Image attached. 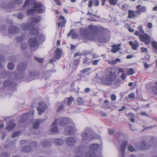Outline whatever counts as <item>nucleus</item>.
Segmentation results:
<instances>
[{"instance_id":"34","label":"nucleus","mask_w":157,"mask_h":157,"mask_svg":"<svg viewBox=\"0 0 157 157\" xmlns=\"http://www.w3.org/2000/svg\"><path fill=\"white\" fill-rule=\"evenodd\" d=\"M136 14L134 13V11L133 10H129L128 12V18H132L133 17H135Z\"/></svg>"},{"instance_id":"1","label":"nucleus","mask_w":157,"mask_h":157,"mask_svg":"<svg viewBox=\"0 0 157 157\" xmlns=\"http://www.w3.org/2000/svg\"><path fill=\"white\" fill-rule=\"evenodd\" d=\"M116 72V69L113 67H110L107 69L105 71L107 76L105 78H101V82L106 85L112 84L113 81L117 77L115 75Z\"/></svg>"},{"instance_id":"53","label":"nucleus","mask_w":157,"mask_h":157,"mask_svg":"<svg viewBox=\"0 0 157 157\" xmlns=\"http://www.w3.org/2000/svg\"><path fill=\"white\" fill-rule=\"evenodd\" d=\"M23 15L22 13H20L17 15V17L19 19L21 20L22 19L23 17Z\"/></svg>"},{"instance_id":"54","label":"nucleus","mask_w":157,"mask_h":157,"mask_svg":"<svg viewBox=\"0 0 157 157\" xmlns=\"http://www.w3.org/2000/svg\"><path fill=\"white\" fill-rule=\"evenodd\" d=\"M91 70V68H85L84 69H83L82 70L81 72L82 73H85L86 72H88L90 70Z\"/></svg>"},{"instance_id":"64","label":"nucleus","mask_w":157,"mask_h":157,"mask_svg":"<svg viewBox=\"0 0 157 157\" xmlns=\"http://www.w3.org/2000/svg\"><path fill=\"white\" fill-rule=\"evenodd\" d=\"M92 59H96L99 57V56L97 55L96 54L93 53L92 55Z\"/></svg>"},{"instance_id":"21","label":"nucleus","mask_w":157,"mask_h":157,"mask_svg":"<svg viewBox=\"0 0 157 157\" xmlns=\"http://www.w3.org/2000/svg\"><path fill=\"white\" fill-rule=\"evenodd\" d=\"M62 54V50L59 48H57L56 50L54 57L56 59H59L61 57Z\"/></svg>"},{"instance_id":"50","label":"nucleus","mask_w":157,"mask_h":157,"mask_svg":"<svg viewBox=\"0 0 157 157\" xmlns=\"http://www.w3.org/2000/svg\"><path fill=\"white\" fill-rule=\"evenodd\" d=\"M20 134V132L19 131L16 132H14L12 136V137L13 138H14L16 137L17 136L19 135Z\"/></svg>"},{"instance_id":"22","label":"nucleus","mask_w":157,"mask_h":157,"mask_svg":"<svg viewBox=\"0 0 157 157\" xmlns=\"http://www.w3.org/2000/svg\"><path fill=\"white\" fill-rule=\"evenodd\" d=\"M98 40L99 42L107 43L109 41V37L105 36L103 35H101L99 37Z\"/></svg>"},{"instance_id":"14","label":"nucleus","mask_w":157,"mask_h":157,"mask_svg":"<svg viewBox=\"0 0 157 157\" xmlns=\"http://www.w3.org/2000/svg\"><path fill=\"white\" fill-rule=\"evenodd\" d=\"M66 144L68 146H71L75 145L76 142V140L73 137H67L65 140Z\"/></svg>"},{"instance_id":"32","label":"nucleus","mask_w":157,"mask_h":157,"mask_svg":"<svg viewBox=\"0 0 157 157\" xmlns=\"http://www.w3.org/2000/svg\"><path fill=\"white\" fill-rule=\"evenodd\" d=\"M51 142L48 140H45L41 143L42 146L44 147H48L51 146Z\"/></svg>"},{"instance_id":"44","label":"nucleus","mask_w":157,"mask_h":157,"mask_svg":"<svg viewBox=\"0 0 157 157\" xmlns=\"http://www.w3.org/2000/svg\"><path fill=\"white\" fill-rule=\"evenodd\" d=\"M77 100L78 103L79 105H81V104H82L84 102V101L83 100V99L82 98H80V97L78 98Z\"/></svg>"},{"instance_id":"57","label":"nucleus","mask_w":157,"mask_h":157,"mask_svg":"<svg viewBox=\"0 0 157 157\" xmlns=\"http://www.w3.org/2000/svg\"><path fill=\"white\" fill-rule=\"evenodd\" d=\"M138 30L141 33H144V31L143 29L142 26V25H140L138 27Z\"/></svg>"},{"instance_id":"43","label":"nucleus","mask_w":157,"mask_h":157,"mask_svg":"<svg viewBox=\"0 0 157 157\" xmlns=\"http://www.w3.org/2000/svg\"><path fill=\"white\" fill-rule=\"evenodd\" d=\"M74 101V98L72 97L68 98L67 99V104L68 105H71V103Z\"/></svg>"},{"instance_id":"23","label":"nucleus","mask_w":157,"mask_h":157,"mask_svg":"<svg viewBox=\"0 0 157 157\" xmlns=\"http://www.w3.org/2000/svg\"><path fill=\"white\" fill-rule=\"evenodd\" d=\"M19 29L18 27L15 26H11L9 29L8 32L10 33L15 34L18 32Z\"/></svg>"},{"instance_id":"58","label":"nucleus","mask_w":157,"mask_h":157,"mask_svg":"<svg viewBox=\"0 0 157 157\" xmlns=\"http://www.w3.org/2000/svg\"><path fill=\"white\" fill-rule=\"evenodd\" d=\"M149 55L146 54L143 58V60L145 61H148L149 59Z\"/></svg>"},{"instance_id":"49","label":"nucleus","mask_w":157,"mask_h":157,"mask_svg":"<svg viewBox=\"0 0 157 157\" xmlns=\"http://www.w3.org/2000/svg\"><path fill=\"white\" fill-rule=\"evenodd\" d=\"M128 150L131 152H133L136 151L132 145H129L128 147Z\"/></svg>"},{"instance_id":"30","label":"nucleus","mask_w":157,"mask_h":157,"mask_svg":"<svg viewBox=\"0 0 157 157\" xmlns=\"http://www.w3.org/2000/svg\"><path fill=\"white\" fill-rule=\"evenodd\" d=\"M44 120H37L34 122L33 124V128L34 129H37L39 127V125L41 122H43Z\"/></svg>"},{"instance_id":"27","label":"nucleus","mask_w":157,"mask_h":157,"mask_svg":"<svg viewBox=\"0 0 157 157\" xmlns=\"http://www.w3.org/2000/svg\"><path fill=\"white\" fill-rule=\"evenodd\" d=\"M74 30H71L69 33L67 34V37L71 36L72 39H76L78 37V36L77 33L74 32Z\"/></svg>"},{"instance_id":"42","label":"nucleus","mask_w":157,"mask_h":157,"mask_svg":"<svg viewBox=\"0 0 157 157\" xmlns=\"http://www.w3.org/2000/svg\"><path fill=\"white\" fill-rule=\"evenodd\" d=\"M15 66L14 64L12 63H9L8 64V68L10 70H13Z\"/></svg>"},{"instance_id":"5","label":"nucleus","mask_w":157,"mask_h":157,"mask_svg":"<svg viewBox=\"0 0 157 157\" xmlns=\"http://www.w3.org/2000/svg\"><path fill=\"white\" fill-rule=\"evenodd\" d=\"M22 2V0H13L12 2L8 3L5 8L8 11H9L14 9L16 5L21 4Z\"/></svg>"},{"instance_id":"20","label":"nucleus","mask_w":157,"mask_h":157,"mask_svg":"<svg viewBox=\"0 0 157 157\" xmlns=\"http://www.w3.org/2000/svg\"><path fill=\"white\" fill-rule=\"evenodd\" d=\"M29 45L32 47H34L37 45L38 42L34 38H30L29 40Z\"/></svg>"},{"instance_id":"10","label":"nucleus","mask_w":157,"mask_h":157,"mask_svg":"<svg viewBox=\"0 0 157 157\" xmlns=\"http://www.w3.org/2000/svg\"><path fill=\"white\" fill-rule=\"evenodd\" d=\"M136 9H137L135 11V13L137 14H141L142 13H145L147 12V8L146 6L138 5L136 6Z\"/></svg>"},{"instance_id":"63","label":"nucleus","mask_w":157,"mask_h":157,"mask_svg":"<svg viewBox=\"0 0 157 157\" xmlns=\"http://www.w3.org/2000/svg\"><path fill=\"white\" fill-rule=\"evenodd\" d=\"M99 61L100 59L95 60H94L92 62V64L94 65H97L98 62Z\"/></svg>"},{"instance_id":"48","label":"nucleus","mask_w":157,"mask_h":157,"mask_svg":"<svg viewBox=\"0 0 157 157\" xmlns=\"http://www.w3.org/2000/svg\"><path fill=\"white\" fill-rule=\"evenodd\" d=\"M127 73L128 75H131L134 73V71L133 68H131L128 71Z\"/></svg>"},{"instance_id":"9","label":"nucleus","mask_w":157,"mask_h":157,"mask_svg":"<svg viewBox=\"0 0 157 157\" xmlns=\"http://www.w3.org/2000/svg\"><path fill=\"white\" fill-rule=\"evenodd\" d=\"M31 34L34 35H36V38L39 41H43L45 40V36L44 35H42L38 33V30L37 29H36L33 31H31Z\"/></svg>"},{"instance_id":"35","label":"nucleus","mask_w":157,"mask_h":157,"mask_svg":"<svg viewBox=\"0 0 157 157\" xmlns=\"http://www.w3.org/2000/svg\"><path fill=\"white\" fill-rule=\"evenodd\" d=\"M8 73L2 70H0V77L2 78H5L6 77Z\"/></svg>"},{"instance_id":"62","label":"nucleus","mask_w":157,"mask_h":157,"mask_svg":"<svg viewBox=\"0 0 157 157\" xmlns=\"http://www.w3.org/2000/svg\"><path fill=\"white\" fill-rule=\"evenodd\" d=\"M106 30V29H105L104 28H101L99 29H98V31H99L102 34Z\"/></svg>"},{"instance_id":"3","label":"nucleus","mask_w":157,"mask_h":157,"mask_svg":"<svg viewBox=\"0 0 157 157\" xmlns=\"http://www.w3.org/2000/svg\"><path fill=\"white\" fill-rule=\"evenodd\" d=\"M82 137L83 140H91L98 138L97 135L93 132L90 128L86 129L82 133Z\"/></svg>"},{"instance_id":"6","label":"nucleus","mask_w":157,"mask_h":157,"mask_svg":"<svg viewBox=\"0 0 157 157\" xmlns=\"http://www.w3.org/2000/svg\"><path fill=\"white\" fill-rule=\"evenodd\" d=\"M139 38L141 41L144 42L147 45H148L151 43L150 37L147 33L140 35Z\"/></svg>"},{"instance_id":"26","label":"nucleus","mask_w":157,"mask_h":157,"mask_svg":"<svg viewBox=\"0 0 157 157\" xmlns=\"http://www.w3.org/2000/svg\"><path fill=\"white\" fill-rule=\"evenodd\" d=\"M121 46V44H119L118 45H113L112 47V48L111 49V52L113 53H115L118 52L120 49V47Z\"/></svg>"},{"instance_id":"28","label":"nucleus","mask_w":157,"mask_h":157,"mask_svg":"<svg viewBox=\"0 0 157 157\" xmlns=\"http://www.w3.org/2000/svg\"><path fill=\"white\" fill-rule=\"evenodd\" d=\"M99 148V144H93L89 146V148L90 150L95 151L97 150Z\"/></svg>"},{"instance_id":"24","label":"nucleus","mask_w":157,"mask_h":157,"mask_svg":"<svg viewBox=\"0 0 157 157\" xmlns=\"http://www.w3.org/2000/svg\"><path fill=\"white\" fill-rule=\"evenodd\" d=\"M15 124L13 122V120H11L7 124L6 129L8 130H10L13 129L15 126Z\"/></svg>"},{"instance_id":"29","label":"nucleus","mask_w":157,"mask_h":157,"mask_svg":"<svg viewBox=\"0 0 157 157\" xmlns=\"http://www.w3.org/2000/svg\"><path fill=\"white\" fill-rule=\"evenodd\" d=\"M53 143L57 145L60 146L64 143V141L60 139H56L54 140Z\"/></svg>"},{"instance_id":"37","label":"nucleus","mask_w":157,"mask_h":157,"mask_svg":"<svg viewBox=\"0 0 157 157\" xmlns=\"http://www.w3.org/2000/svg\"><path fill=\"white\" fill-rule=\"evenodd\" d=\"M121 61V59L119 58H117L115 60L112 61H109L108 63L111 65H115L117 62Z\"/></svg>"},{"instance_id":"61","label":"nucleus","mask_w":157,"mask_h":157,"mask_svg":"<svg viewBox=\"0 0 157 157\" xmlns=\"http://www.w3.org/2000/svg\"><path fill=\"white\" fill-rule=\"evenodd\" d=\"M135 94L134 93H132L128 95V97L129 99H131L132 98H134L135 97Z\"/></svg>"},{"instance_id":"16","label":"nucleus","mask_w":157,"mask_h":157,"mask_svg":"<svg viewBox=\"0 0 157 157\" xmlns=\"http://www.w3.org/2000/svg\"><path fill=\"white\" fill-rule=\"evenodd\" d=\"M38 75L39 74L35 71H30L29 72V76L27 78V80L29 81L34 80Z\"/></svg>"},{"instance_id":"40","label":"nucleus","mask_w":157,"mask_h":157,"mask_svg":"<svg viewBox=\"0 0 157 157\" xmlns=\"http://www.w3.org/2000/svg\"><path fill=\"white\" fill-rule=\"evenodd\" d=\"M151 43L153 48L155 50L157 51V42L153 41H151Z\"/></svg>"},{"instance_id":"19","label":"nucleus","mask_w":157,"mask_h":157,"mask_svg":"<svg viewBox=\"0 0 157 157\" xmlns=\"http://www.w3.org/2000/svg\"><path fill=\"white\" fill-rule=\"evenodd\" d=\"M26 67V64L23 62L19 63L17 67V70L19 72H22L24 71Z\"/></svg>"},{"instance_id":"11","label":"nucleus","mask_w":157,"mask_h":157,"mask_svg":"<svg viewBox=\"0 0 157 157\" xmlns=\"http://www.w3.org/2000/svg\"><path fill=\"white\" fill-rule=\"evenodd\" d=\"M34 25L33 24L29 22L27 24H23L21 25V28L22 29L25 30H30L31 33V31H33V30H34L35 29H34Z\"/></svg>"},{"instance_id":"31","label":"nucleus","mask_w":157,"mask_h":157,"mask_svg":"<svg viewBox=\"0 0 157 157\" xmlns=\"http://www.w3.org/2000/svg\"><path fill=\"white\" fill-rule=\"evenodd\" d=\"M29 117V114L28 113H26L23 114L21 117L20 123L24 122L27 120Z\"/></svg>"},{"instance_id":"15","label":"nucleus","mask_w":157,"mask_h":157,"mask_svg":"<svg viewBox=\"0 0 157 157\" xmlns=\"http://www.w3.org/2000/svg\"><path fill=\"white\" fill-rule=\"evenodd\" d=\"M57 120V124L61 125H65L69 122V119L67 118L56 119Z\"/></svg>"},{"instance_id":"56","label":"nucleus","mask_w":157,"mask_h":157,"mask_svg":"<svg viewBox=\"0 0 157 157\" xmlns=\"http://www.w3.org/2000/svg\"><path fill=\"white\" fill-rule=\"evenodd\" d=\"M34 58H35V59L36 61L38 62H39L42 63L43 61V60L42 58H38V57H35Z\"/></svg>"},{"instance_id":"4","label":"nucleus","mask_w":157,"mask_h":157,"mask_svg":"<svg viewBox=\"0 0 157 157\" xmlns=\"http://www.w3.org/2000/svg\"><path fill=\"white\" fill-rule=\"evenodd\" d=\"M90 32L87 29L85 28H82L79 30L80 35L83 38L93 40L94 39L90 36Z\"/></svg>"},{"instance_id":"39","label":"nucleus","mask_w":157,"mask_h":157,"mask_svg":"<svg viewBox=\"0 0 157 157\" xmlns=\"http://www.w3.org/2000/svg\"><path fill=\"white\" fill-rule=\"evenodd\" d=\"M92 60L88 58L87 57L85 58L84 59V63L87 64H90L92 62Z\"/></svg>"},{"instance_id":"51","label":"nucleus","mask_w":157,"mask_h":157,"mask_svg":"<svg viewBox=\"0 0 157 157\" xmlns=\"http://www.w3.org/2000/svg\"><path fill=\"white\" fill-rule=\"evenodd\" d=\"M109 3L112 5H115L117 1V0H109Z\"/></svg>"},{"instance_id":"41","label":"nucleus","mask_w":157,"mask_h":157,"mask_svg":"<svg viewBox=\"0 0 157 157\" xmlns=\"http://www.w3.org/2000/svg\"><path fill=\"white\" fill-rule=\"evenodd\" d=\"M66 23V20H63L62 22H59L58 23V26L59 27H61L62 28Z\"/></svg>"},{"instance_id":"12","label":"nucleus","mask_w":157,"mask_h":157,"mask_svg":"<svg viewBox=\"0 0 157 157\" xmlns=\"http://www.w3.org/2000/svg\"><path fill=\"white\" fill-rule=\"evenodd\" d=\"M47 108V106L45 103L42 102H40L39 106L37 108L39 114L40 115L42 113L44 112V109Z\"/></svg>"},{"instance_id":"46","label":"nucleus","mask_w":157,"mask_h":157,"mask_svg":"<svg viewBox=\"0 0 157 157\" xmlns=\"http://www.w3.org/2000/svg\"><path fill=\"white\" fill-rule=\"evenodd\" d=\"M155 86L152 88V90L154 93L157 94V82L155 83Z\"/></svg>"},{"instance_id":"45","label":"nucleus","mask_w":157,"mask_h":157,"mask_svg":"<svg viewBox=\"0 0 157 157\" xmlns=\"http://www.w3.org/2000/svg\"><path fill=\"white\" fill-rule=\"evenodd\" d=\"M128 5L124 4L121 6V8L122 10L127 11L128 9Z\"/></svg>"},{"instance_id":"47","label":"nucleus","mask_w":157,"mask_h":157,"mask_svg":"<svg viewBox=\"0 0 157 157\" xmlns=\"http://www.w3.org/2000/svg\"><path fill=\"white\" fill-rule=\"evenodd\" d=\"M88 29L91 31L94 32L97 29L96 27L94 26L90 25L88 26Z\"/></svg>"},{"instance_id":"33","label":"nucleus","mask_w":157,"mask_h":157,"mask_svg":"<svg viewBox=\"0 0 157 157\" xmlns=\"http://www.w3.org/2000/svg\"><path fill=\"white\" fill-rule=\"evenodd\" d=\"M31 150V148L29 146H26L21 148V151L23 152H29Z\"/></svg>"},{"instance_id":"52","label":"nucleus","mask_w":157,"mask_h":157,"mask_svg":"<svg viewBox=\"0 0 157 157\" xmlns=\"http://www.w3.org/2000/svg\"><path fill=\"white\" fill-rule=\"evenodd\" d=\"M36 8V11L37 13H41L43 12L44 10L42 8Z\"/></svg>"},{"instance_id":"17","label":"nucleus","mask_w":157,"mask_h":157,"mask_svg":"<svg viewBox=\"0 0 157 157\" xmlns=\"http://www.w3.org/2000/svg\"><path fill=\"white\" fill-rule=\"evenodd\" d=\"M65 131L66 135H70L73 134L74 132V130L72 125L66 127L65 129Z\"/></svg>"},{"instance_id":"8","label":"nucleus","mask_w":157,"mask_h":157,"mask_svg":"<svg viewBox=\"0 0 157 157\" xmlns=\"http://www.w3.org/2000/svg\"><path fill=\"white\" fill-rule=\"evenodd\" d=\"M4 87H9L12 90H15L16 89V84L13 81L8 80L5 81L3 83Z\"/></svg>"},{"instance_id":"60","label":"nucleus","mask_w":157,"mask_h":157,"mask_svg":"<svg viewBox=\"0 0 157 157\" xmlns=\"http://www.w3.org/2000/svg\"><path fill=\"white\" fill-rule=\"evenodd\" d=\"M1 157H10L8 154L6 152H3L2 153L1 155Z\"/></svg>"},{"instance_id":"7","label":"nucleus","mask_w":157,"mask_h":157,"mask_svg":"<svg viewBox=\"0 0 157 157\" xmlns=\"http://www.w3.org/2000/svg\"><path fill=\"white\" fill-rule=\"evenodd\" d=\"M127 144L128 141L125 140L123 141L122 144L120 146L119 149V155L120 156H121V157H125V154L124 151Z\"/></svg>"},{"instance_id":"36","label":"nucleus","mask_w":157,"mask_h":157,"mask_svg":"<svg viewBox=\"0 0 157 157\" xmlns=\"http://www.w3.org/2000/svg\"><path fill=\"white\" fill-rule=\"evenodd\" d=\"M41 18L40 17H34L32 18L31 21L34 23H37L40 21Z\"/></svg>"},{"instance_id":"25","label":"nucleus","mask_w":157,"mask_h":157,"mask_svg":"<svg viewBox=\"0 0 157 157\" xmlns=\"http://www.w3.org/2000/svg\"><path fill=\"white\" fill-rule=\"evenodd\" d=\"M129 44L134 50H136L137 47L139 46V43L136 41H134V42L130 41L129 42Z\"/></svg>"},{"instance_id":"59","label":"nucleus","mask_w":157,"mask_h":157,"mask_svg":"<svg viewBox=\"0 0 157 157\" xmlns=\"http://www.w3.org/2000/svg\"><path fill=\"white\" fill-rule=\"evenodd\" d=\"M113 83L114 85H117L118 83H119L121 81V80L120 79H116L113 80Z\"/></svg>"},{"instance_id":"13","label":"nucleus","mask_w":157,"mask_h":157,"mask_svg":"<svg viewBox=\"0 0 157 157\" xmlns=\"http://www.w3.org/2000/svg\"><path fill=\"white\" fill-rule=\"evenodd\" d=\"M135 147L138 149H147L149 148L150 145L146 142H142L141 144L138 143L135 145Z\"/></svg>"},{"instance_id":"2","label":"nucleus","mask_w":157,"mask_h":157,"mask_svg":"<svg viewBox=\"0 0 157 157\" xmlns=\"http://www.w3.org/2000/svg\"><path fill=\"white\" fill-rule=\"evenodd\" d=\"M31 0H25V3L23 6L24 8L27 6H33V8L29 9L27 11L26 13L28 15L33 14L36 11V8L41 7L42 6L41 3L34 2H31Z\"/></svg>"},{"instance_id":"18","label":"nucleus","mask_w":157,"mask_h":157,"mask_svg":"<svg viewBox=\"0 0 157 157\" xmlns=\"http://www.w3.org/2000/svg\"><path fill=\"white\" fill-rule=\"evenodd\" d=\"M57 124V120H55L51 126L50 131L53 133H57L58 132V129L56 126H54Z\"/></svg>"},{"instance_id":"38","label":"nucleus","mask_w":157,"mask_h":157,"mask_svg":"<svg viewBox=\"0 0 157 157\" xmlns=\"http://www.w3.org/2000/svg\"><path fill=\"white\" fill-rule=\"evenodd\" d=\"M28 45L27 43H23L21 44L20 48L22 50H24L28 47Z\"/></svg>"},{"instance_id":"55","label":"nucleus","mask_w":157,"mask_h":157,"mask_svg":"<svg viewBox=\"0 0 157 157\" xmlns=\"http://www.w3.org/2000/svg\"><path fill=\"white\" fill-rule=\"evenodd\" d=\"M16 40L18 42H21L23 40V38L21 36H17L16 38Z\"/></svg>"}]
</instances>
